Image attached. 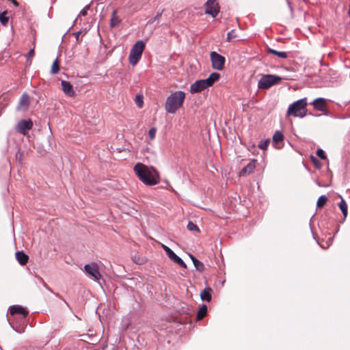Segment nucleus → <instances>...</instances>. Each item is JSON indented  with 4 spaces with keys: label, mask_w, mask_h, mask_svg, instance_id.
I'll list each match as a JSON object with an SVG mask.
<instances>
[{
    "label": "nucleus",
    "mask_w": 350,
    "mask_h": 350,
    "mask_svg": "<svg viewBox=\"0 0 350 350\" xmlns=\"http://www.w3.org/2000/svg\"><path fill=\"white\" fill-rule=\"evenodd\" d=\"M84 269L86 273L93 277L95 280L98 281L101 278L98 266L96 262L85 265Z\"/></svg>",
    "instance_id": "nucleus-9"
},
{
    "label": "nucleus",
    "mask_w": 350,
    "mask_h": 350,
    "mask_svg": "<svg viewBox=\"0 0 350 350\" xmlns=\"http://www.w3.org/2000/svg\"><path fill=\"white\" fill-rule=\"evenodd\" d=\"M235 38H237V34H236L234 30H231L230 31H229L228 33V35H227V40L228 41H231L232 39H234Z\"/></svg>",
    "instance_id": "nucleus-30"
},
{
    "label": "nucleus",
    "mask_w": 350,
    "mask_h": 350,
    "mask_svg": "<svg viewBox=\"0 0 350 350\" xmlns=\"http://www.w3.org/2000/svg\"><path fill=\"white\" fill-rule=\"evenodd\" d=\"M135 102H136L137 105L139 107H142V105H143V98H142V96H136V99H135Z\"/></svg>",
    "instance_id": "nucleus-33"
},
{
    "label": "nucleus",
    "mask_w": 350,
    "mask_h": 350,
    "mask_svg": "<svg viewBox=\"0 0 350 350\" xmlns=\"http://www.w3.org/2000/svg\"><path fill=\"white\" fill-rule=\"evenodd\" d=\"M207 313V306L204 304H203L199 309L198 314H197V320L200 321L202 320Z\"/></svg>",
    "instance_id": "nucleus-21"
},
{
    "label": "nucleus",
    "mask_w": 350,
    "mask_h": 350,
    "mask_svg": "<svg viewBox=\"0 0 350 350\" xmlns=\"http://www.w3.org/2000/svg\"><path fill=\"white\" fill-rule=\"evenodd\" d=\"M307 98L299 99L289 105L287 116L304 118L306 115Z\"/></svg>",
    "instance_id": "nucleus-3"
},
{
    "label": "nucleus",
    "mask_w": 350,
    "mask_h": 350,
    "mask_svg": "<svg viewBox=\"0 0 350 350\" xmlns=\"http://www.w3.org/2000/svg\"><path fill=\"white\" fill-rule=\"evenodd\" d=\"M205 13L215 17L219 12V5L216 0H208L205 4Z\"/></svg>",
    "instance_id": "nucleus-10"
},
{
    "label": "nucleus",
    "mask_w": 350,
    "mask_h": 350,
    "mask_svg": "<svg viewBox=\"0 0 350 350\" xmlns=\"http://www.w3.org/2000/svg\"><path fill=\"white\" fill-rule=\"evenodd\" d=\"M15 255H16V258L20 265H25L27 264L29 257L23 252H22V251L17 252H16Z\"/></svg>",
    "instance_id": "nucleus-17"
},
{
    "label": "nucleus",
    "mask_w": 350,
    "mask_h": 350,
    "mask_svg": "<svg viewBox=\"0 0 350 350\" xmlns=\"http://www.w3.org/2000/svg\"><path fill=\"white\" fill-rule=\"evenodd\" d=\"M268 52L271 54H273V55H277L278 57H280V58H282V59H285L288 57L287 55V53L286 52H284V51H278L275 49H268Z\"/></svg>",
    "instance_id": "nucleus-22"
},
{
    "label": "nucleus",
    "mask_w": 350,
    "mask_h": 350,
    "mask_svg": "<svg viewBox=\"0 0 350 350\" xmlns=\"http://www.w3.org/2000/svg\"><path fill=\"white\" fill-rule=\"evenodd\" d=\"M64 301L65 304H66L68 306L67 302L65 300Z\"/></svg>",
    "instance_id": "nucleus-43"
},
{
    "label": "nucleus",
    "mask_w": 350,
    "mask_h": 350,
    "mask_svg": "<svg viewBox=\"0 0 350 350\" xmlns=\"http://www.w3.org/2000/svg\"><path fill=\"white\" fill-rule=\"evenodd\" d=\"M133 170L139 179L146 185H155L159 182V173L152 166L139 162L135 165Z\"/></svg>",
    "instance_id": "nucleus-1"
},
{
    "label": "nucleus",
    "mask_w": 350,
    "mask_h": 350,
    "mask_svg": "<svg viewBox=\"0 0 350 350\" xmlns=\"http://www.w3.org/2000/svg\"><path fill=\"white\" fill-rule=\"evenodd\" d=\"M29 105V96L27 93H23L21 96L17 109L18 111H25Z\"/></svg>",
    "instance_id": "nucleus-12"
},
{
    "label": "nucleus",
    "mask_w": 350,
    "mask_h": 350,
    "mask_svg": "<svg viewBox=\"0 0 350 350\" xmlns=\"http://www.w3.org/2000/svg\"><path fill=\"white\" fill-rule=\"evenodd\" d=\"M40 280L42 283L43 286L46 288V289H47L48 291H49L51 292L52 291L51 289L48 286V285L45 283V282L41 278H40Z\"/></svg>",
    "instance_id": "nucleus-38"
},
{
    "label": "nucleus",
    "mask_w": 350,
    "mask_h": 350,
    "mask_svg": "<svg viewBox=\"0 0 350 350\" xmlns=\"http://www.w3.org/2000/svg\"><path fill=\"white\" fill-rule=\"evenodd\" d=\"M156 131L157 130L155 128H151L149 130L148 135L150 139H153L155 137Z\"/></svg>",
    "instance_id": "nucleus-36"
},
{
    "label": "nucleus",
    "mask_w": 350,
    "mask_h": 350,
    "mask_svg": "<svg viewBox=\"0 0 350 350\" xmlns=\"http://www.w3.org/2000/svg\"><path fill=\"white\" fill-rule=\"evenodd\" d=\"M340 209L345 217L347 215V205L346 202L343 198H341V201L338 204Z\"/></svg>",
    "instance_id": "nucleus-24"
},
{
    "label": "nucleus",
    "mask_w": 350,
    "mask_h": 350,
    "mask_svg": "<svg viewBox=\"0 0 350 350\" xmlns=\"http://www.w3.org/2000/svg\"><path fill=\"white\" fill-rule=\"evenodd\" d=\"M81 33V31H77V32H76V33H75V38H76V40H77V41L78 42H79V37H80Z\"/></svg>",
    "instance_id": "nucleus-39"
},
{
    "label": "nucleus",
    "mask_w": 350,
    "mask_h": 350,
    "mask_svg": "<svg viewBox=\"0 0 350 350\" xmlns=\"http://www.w3.org/2000/svg\"><path fill=\"white\" fill-rule=\"evenodd\" d=\"M12 1H13V3L14 5H16V6L18 5V3L16 0H12Z\"/></svg>",
    "instance_id": "nucleus-42"
},
{
    "label": "nucleus",
    "mask_w": 350,
    "mask_h": 350,
    "mask_svg": "<svg viewBox=\"0 0 350 350\" xmlns=\"http://www.w3.org/2000/svg\"><path fill=\"white\" fill-rule=\"evenodd\" d=\"M208 88L205 79L198 80L190 86V92L191 94L198 93Z\"/></svg>",
    "instance_id": "nucleus-11"
},
{
    "label": "nucleus",
    "mask_w": 350,
    "mask_h": 350,
    "mask_svg": "<svg viewBox=\"0 0 350 350\" xmlns=\"http://www.w3.org/2000/svg\"><path fill=\"white\" fill-rule=\"evenodd\" d=\"M314 109L322 112L326 111V100L323 98H317L311 103Z\"/></svg>",
    "instance_id": "nucleus-13"
},
{
    "label": "nucleus",
    "mask_w": 350,
    "mask_h": 350,
    "mask_svg": "<svg viewBox=\"0 0 350 350\" xmlns=\"http://www.w3.org/2000/svg\"><path fill=\"white\" fill-rule=\"evenodd\" d=\"M33 125V122L30 119L21 120L16 125L15 129L18 133L26 135L27 132L32 129Z\"/></svg>",
    "instance_id": "nucleus-7"
},
{
    "label": "nucleus",
    "mask_w": 350,
    "mask_h": 350,
    "mask_svg": "<svg viewBox=\"0 0 350 350\" xmlns=\"http://www.w3.org/2000/svg\"><path fill=\"white\" fill-rule=\"evenodd\" d=\"M116 10H114L111 17L110 26L112 28L118 26L122 21V20L116 15Z\"/></svg>",
    "instance_id": "nucleus-19"
},
{
    "label": "nucleus",
    "mask_w": 350,
    "mask_h": 350,
    "mask_svg": "<svg viewBox=\"0 0 350 350\" xmlns=\"http://www.w3.org/2000/svg\"><path fill=\"white\" fill-rule=\"evenodd\" d=\"M211 288H205L204 290H203L201 293H200V297L201 299L203 300V301H206L207 302H209L211 300Z\"/></svg>",
    "instance_id": "nucleus-20"
},
{
    "label": "nucleus",
    "mask_w": 350,
    "mask_h": 350,
    "mask_svg": "<svg viewBox=\"0 0 350 350\" xmlns=\"http://www.w3.org/2000/svg\"><path fill=\"white\" fill-rule=\"evenodd\" d=\"M189 256H190V258H191V260H192L193 263H194V261H195L196 260H198L195 256H193V255H191V254H190V255H189Z\"/></svg>",
    "instance_id": "nucleus-41"
},
{
    "label": "nucleus",
    "mask_w": 350,
    "mask_h": 350,
    "mask_svg": "<svg viewBox=\"0 0 350 350\" xmlns=\"http://www.w3.org/2000/svg\"><path fill=\"white\" fill-rule=\"evenodd\" d=\"M317 155L322 159H326V155L325 154V152L322 149H318L317 150Z\"/></svg>",
    "instance_id": "nucleus-32"
},
{
    "label": "nucleus",
    "mask_w": 350,
    "mask_h": 350,
    "mask_svg": "<svg viewBox=\"0 0 350 350\" xmlns=\"http://www.w3.org/2000/svg\"><path fill=\"white\" fill-rule=\"evenodd\" d=\"M90 9V5H86L79 13V16H86L88 10Z\"/></svg>",
    "instance_id": "nucleus-34"
},
{
    "label": "nucleus",
    "mask_w": 350,
    "mask_h": 350,
    "mask_svg": "<svg viewBox=\"0 0 350 350\" xmlns=\"http://www.w3.org/2000/svg\"><path fill=\"white\" fill-rule=\"evenodd\" d=\"M284 140V135L280 131H276L273 136V141L275 144H280Z\"/></svg>",
    "instance_id": "nucleus-23"
},
{
    "label": "nucleus",
    "mask_w": 350,
    "mask_h": 350,
    "mask_svg": "<svg viewBox=\"0 0 350 350\" xmlns=\"http://www.w3.org/2000/svg\"><path fill=\"white\" fill-rule=\"evenodd\" d=\"M59 66L58 59L57 58L55 59V61L53 62V63L52 64L51 72L54 75V74L57 73L59 72Z\"/></svg>",
    "instance_id": "nucleus-25"
},
{
    "label": "nucleus",
    "mask_w": 350,
    "mask_h": 350,
    "mask_svg": "<svg viewBox=\"0 0 350 350\" xmlns=\"http://www.w3.org/2000/svg\"><path fill=\"white\" fill-rule=\"evenodd\" d=\"M210 57L212 66L214 69L217 70H222L224 69L226 62V59L224 56L215 51H212L210 53Z\"/></svg>",
    "instance_id": "nucleus-6"
},
{
    "label": "nucleus",
    "mask_w": 350,
    "mask_h": 350,
    "mask_svg": "<svg viewBox=\"0 0 350 350\" xmlns=\"http://www.w3.org/2000/svg\"><path fill=\"white\" fill-rule=\"evenodd\" d=\"M33 55H34V49H32L28 52V53L26 55V57L27 59H29V58H31L33 56Z\"/></svg>",
    "instance_id": "nucleus-37"
},
{
    "label": "nucleus",
    "mask_w": 350,
    "mask_h": 350,
    "mask_svg": "<svg viewBox=\"0 0 350 350\" xmlns=\"http://www.w3.org/2000/svg\"><path fill=\"white\" fill-rule=\"evenodd\" d=\"M282 81V78L277 75H263L258 83L259 89H269L271 86L277 84Z\"/></svg>",
    "instance_id": "nucleus-5"
},
{
    "label": "nucleus",
    "mask_w": 350,
    "mask_h": 350,
    "mask_svg": "<svg viewBox=\"0 0 350 350\" xmlns=\"http://www.w3.org/2000/svg\"><path fill=\"white\" fill-rule=\"evenodd\" d=\"M256 160L255 159L250 161L248 164L240 171L239 176H242L252 173L256 168Z\"/></svg>",
    "instance_id": "nucleus-14"
},
{
    "label": "nucleus",
    "mask_w": 350,
    "mask_h": 350,
    "mask_svg": "<svg viewBox=\"0 0 350 350\" xmlns=\"http://www.w3.org/2000/svg\"><path fill=\"white\" fill-rule=\"evenodd\" d=\"M162 14L163 11L157 12L156 16L153 18L150 19L148 22L150 23H154L155 21L158 20L162 16Z\"/></svg>",
    "instance_id": "nucleus-35"
},
{
    "label": "nucleus",
    "mask_w": 350,
    "mask_h": 350,
    "mask_svg": "<svg viewBox=\"0 0 350 350\" xmlns=\"http://www.w3.org/2000/svg\"><path fill=\"white\" fill-rule=\"evenodd\" d=\"M196 269L200 271H202L204 269V264L199 261L198 260H196L193 263Z\"/></svg>",
    "instance_id": "nucleus-28"
},
{
    "label": "nucleus",
    "mask_w": 350,
    "mask_h": 350,
    "mask_svg": "<svg viewBox=\"0 0 350 350\" xmlns=\"http://www.w3.org/2000/svg\"><path fill=\"white\" fill-rule=\"evenodd\" d=\"M327 198L325 196H321L317 202V206L319 208L323 207L327 202Z\"/></svg>",
    "instance_id": "nucleus-27"
},
{
    "label": "nucleus",
    "mask_w": 350,
    "mask_h": 350,
    "mask_svg": "<svg viewBox=\"0 0 350 350\" xmlns=\"http://www.w3.org/2000/svg\"><path fill=\"white\" fill-rule=\"evenodd\" d=\"M162 248L165 252L168 258L171 260H172L174 262L176 263L183 268H187V265L185 263V262L182 260V258L178 256L169 247L163 244Z\"/></svg>",
    "instance_id": "nucleus-8"
},
{
    "label": "nucleus",
    "mask_w": 350,
    "mask_h": 350,
    "mask_svg": "<svg viewBox=\"0 0 350 350\" xmlns=\"http://www.w3.org/2000/svg\"><path fill=\"white\" fill-rule=\"evenodd\" d=\"M185 99V93L179 90L171 93L166 98L165 109L169 113H175L183 105Z\"/></svg>",
    "instance_id": "nucleus-2"
},
{
    "label": "nucleus",
    "mask_w": 350,
    "mask_h": 350,
    "mask_svg": "<svg viewBox=\"0 0 350 350\" xmlns=\"http://www.w3.org/2000/svg\"><path fill=\"white\" fill-rule=\"evenodd\" d=\"M13 329H14L16 332L21 333V332H24L23 328H22L21 329H20L14 328V327H13Z\"/></svg>",
    "instance_id": "nucleus-40"
},
{
    "label": "nucleus",
    "mask_w": 350,
    "mask_h": 350,
    "mask_svg": "<svg viewBox=\"0 0 350 350\" xmlns=\"http://www.w3.org/2000/svg\"><path fill=\"white\" fill-rule=\"evenodd\" d=\"M10 313L11 315H15L16 314H21L23 319H25L28 314V312L18 305L10 307Z\"/></svg>",
    "instance_id": "nucleus-15"
},
{
    "label": "nucleus",
    "mask_w": 350,
    "mask_h": 350,
    "mask_svg": "<svg viewBox=\"0 0 350 350\" xmlns=\"http://www.w3.org/2000/svg\"><path fill=\"white\" fill-rule=\"evenodd\" d=\"M6 11L0 13V22L3 26H6L9 21V18L6 16Z\"/></svg>",
    "instance_id": "nucleus-26"
},
{
    "label": "nucleus",
    "mask_w": 350,
    "mask_h": 350,
    "mask_svg": "<svg viewBox=\"0 0 350 350\" xmlns=\"http://www.w3.org/2000/svg\"><path fill=\"white\" fill-rule=\"evenodd\" d=\"M61 85L64 92L66 95L70 96H73L75 95V91L73 90L72 85L70 82L67 81H62Z\"/></svg>",
    "instance_id": "nucleus-16"
},
{
    "label": "nucleus",
    "mask_w": 350,
    "mask_h": 350,
    "mask_svg": "<svg viewBox=\"0 0 350 350\" xmlns=\"http://www.w3.org/2000/svg\"><path fill=\"white\" fill-rule=\"evenodd\" d=\"M144 48L145 43L143 40H138L133 44L129 56V63L132 66H135L139 61Z\"/></svg>",
    "instance_id": "nucleus-4"
},
{
    "label": "nucleus",
    "mask_w": 350,
    "mask_h": 350,
    "mask_svg": "<svg viewBox=\"0 0 350 350\" xmlns=\"http://www.w3.org/2000/svg\"><path fill=\"white\" fill-rule=\"evenodd\" d=\"M269 140L267 139L265 142H261L259 144H258V148H260L261 150H266L267 146H268V143H269Z\"/></svg>",
    "instance_id": "nucleus-31"
},
{
    "label": "nucleus",
    "mask_w": 350,
    "mask_h": 350,
    "mask_svg": "<svg viewBox=\"0 0 350 350\" xmlns=\"http://www.w3.org/2000/svg\"><path fill=\"white\" fill-rule=\"evenodd\" d=\"M219 77L220 75L219 73L213 72L209 75V77L207 79H205V81L208 87H211L215 81L219 80Z\"/></svg>",
    "instance_id": "nucleus-18"
},
{
    "label": "nucleus",
    "mask_w": 350,
    "mask_h": 350,
    "mask_svg": "<svg viewBox=\"0 0 350 350\" xmlns=\"http://www.w3.org/2000/svg\"><path fill=\"white\" fill-rule=\"evenodd\" d=\"M187 227V229L190 231H200L199 228L197 226V225L193 224L192 221H189Z\"/></svg>",
    "instance_id": "nucleus-29"
}]
</instances>
